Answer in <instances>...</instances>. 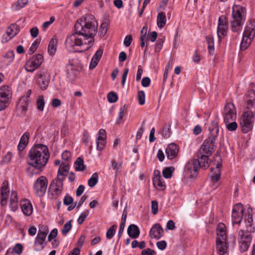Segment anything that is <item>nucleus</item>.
I'll return each mask as SVG.
<instances>
[{
    "label": "nucleus",
    "mask_w": 255,
    "mask_h": 255,
    "mask_svg": "<svg viewBox=\"0 0 255 255\" xmlns=\"http://www.w3.org/2000/svg\"><path fill=\"white\" fill-rule=\"evenodd\" d=\"M108 31V23L107 22H103L99 29V34L101 37H104Z\"/></svg>",
    "instance_id": "nucleus-45"
},
{
    "label": "nucleus",
    "mask_w": 255,
    "mask_h": 255,
    "mask_svg": "<svg viewBox=\"0 0 255 255\" xmlns=\"http://www.w3.org/2000/svg\"><path fill=\"white\" fill-rule=\"evenodd\" d=\"M251 244L250 240H240L239 245L241 252H246Z\"/></svg>",
    "instance_id": "nucleus-36"
},
{
    "label": "nucleus",
    "mask_w": 255,
    "mask_h": 255,
    "mask_svg": "<svg viewBox=\"0 0 255 255\" xmlns=\"http://www.w3.org/2000/svg\"><path fill=\"white\" fill-rule=\"evenodd\" d=\"M206 41L208 44V49L209 53L213 55L214 53V42L212 35H209L206 37Z\"/></svg>",
    "instance_id": "nucleus-34"
},
{
    "label": "nucleus",
    "mask_w": 255,
    "mask_h": 255,
    "mask_svg": "<svg viewBox=\"0 0 255 255\" xmlns=\"http://www.w3.org/2000/svg\"><path fill=\"white\" fill-rule=\"evenodd\" d=\"M216 239H227L228 238L227 229L225 225L220 223L216 228Z\"/></svg>",
    "instance_id": "nucleus-23"
},
{
    "label": "nucleus",
    "mask_w": 255,
    "mask_h": 255,
    "mask_svg": "<svg viewBox=\"0 0 255 255\" xmlns=\"http://www.w3.org/2000/svg\"><path fill=\"white\" fill-rule=\"evenodd\" d=\"M166 22V17L164 12H160L157 17V23L159 28H163Z\"/></svg>",
    "instance_id": "nucleus-35"
},
{
    "label": "nucleus",
    "mask_w": 255,
    "mask_h": 255,
    "mask_svg": "<svg viewBox=\"0 0 255 255\" xmlns=\"http://www.w3.org/2000/svg\"><path fill=\"white\" fill-rule=\"evenodd\" d=\"M89 213V210H86L81 214L77 220L79 224H81L84 221L88 216Z\"/></svg>",
    "instance_id": "nucleus-53"
},
{
    "label": "nucleus",
    "mask_w": 255,
    "mask_h": 255,
    "mask_svg": "<svg viewBox=\"0 0 255 255\" xmlns=\"http://www.w3.org/2000/svg\"><path fill=\"white\" fill-rule=\"evenodd\" d=\"M235 121V120H231V122H229V123H225L227 128L229 131H234L237 129L238 125Z\"/></svg>",
    "instance_id": "nucleus-42"
},
{
    "label": "nucleus",
    "mask_w": 255,
    "mask_h": 255,
    "mask_svg": "<svg viewBox=\"0 0 255 255\" xmlns=\"http://www.w3.org/2000/svg\"><path fill=\"white\" fill-rule=\"evenodd\" d=\"M255 113L252 112L250 110H247L243 114L240 126L244 133H247L252 129L255 122Z\"/></svg>",
    "instance_id": "nucleus-7"
},
{
    "label": "nucleus",
    "mask_w": 255,
    "mask_h": 255,
    "mask_svg": "<svg viewBox=\"0 0 255 255\" xmlns=\"http://www.w3.org/2000/svg\"><path fill=\"white\" fill-rule=\"evenodd\" d=\"M43 62V56L40 54H38L33 56L30 59L28 60L25 65V69L27 71L33 72L35 69L38 68Z\"/></svg>",
    "instance_id": "nucleus-10"
},
{
    "label": "nucleus",
    "mask_w": 255,
    "mask_h": 255,
    "mask_svg": "<svg viewBox=\"0 0 255 255\" xmlns=\"http://www.w3.org/2000/svg\"><path fill=\"white\" fill-rule=\"evenodd\" d=\"M244 212L243 205L238 203L234 208L232 211V217L233 224H240L242 220Z\"/></svg>",
    "instance_id": "nucleus-13"
},
{
    "label": "nucleus",
    "mask_w": 255,
    "mask_h": 255,
    "mask_svg": "<svg viewBox=\"0 0 255 255\" xmlns=\"http://www.w3.org/2000/svg\"><path fill=\"white\" fill-rule=\"evenodd\" d=\"M144 125H145V121L142 122L140 128L138 129V130L137 132V133L136 135V140H138L141 137L143 132L144 130Z\"/></svg>",
    "instance_id": "nucleus-56"
},
{
    "label": "nucleus",
    "mask_w": 255,
    "mask_h": 255,
    "mask_svg": "<svg viewBox=\"0 0 255 255\" xmlns=\"http://www.w3.org/2000/svg\"><path fill=\"white\" fill-rule=\"evenodd\" d=\"M20 205L23 213L25 216H28L32 214L33 208L29 200L26 199L21 200Z\"/></svg>",
    "instance_id": "nucleus-21"
},
{
    "label": "nucleus",
    "mask_w": 255,
    "mask_h": 255,
    "mask_svg": "<svg viewBox=\"0 0 255 255\" xmlns=\"http://www.w3.org/2000/svg\"><path fill=\"white\" fill-rule=\"evenodd\" d=\"M11 92L8 87H2L0 91V99L6 101L9 104V99L11 98Z\"/></svg>",
    "instance_id": "nucleus-27"
},
{
    "label": "nucleus",
    "mask_w": 255,
    "mask_h": 255,
    "mask_svg": "<svg viewBox=\"0 0 255 255\" xmlns=\"http://www.w3.org/2000/svg\"><path fill=\"white\" fill-rule=\"evenodd\" d=\"M22 250H23V247L22 246L18 243V244H16L15 246L13 248V249H12V251H11V252H14L15 253L17 254H20L22 252Z\"/></svg>",
    "instance_id": "nucleus-57"
},
{
    "label": "nucleus",
    "mask_w": 255,
    "mask_h": 255,
    "mask_svg": "<svg viewBox=\"0 0 255 255\" xmlns=\"http://www.w3.org/2000/svg\"><path fill=\"white\" fill-rule=\"evenodd\" d=\"M174 170V168L172 166L165 168L162 171L163 177L165 178H170Z\"/></svg>",
    "instance_id": "nucleus-41"
},
{
    "label": "nucleus",
    "mask_w": 255,
    "mask_h": 255,
    "mask_svg": "<svg viewBox=\"0 0 255 255\" xmlns=\"http://www.w3.org/2000/svg\"><path fill=\"white\" fill-rule=\"evenodd\" d=\"M9 207L13 212H15L18 209L17 194L15 191H12L11 192Z\"/></svg>",
    "instance_id": "nucleus-26"
},
{
    "label": "nucleus",
    "mask_w": 255,
    "mask_h": 255,
    "mask_svg": "<svg viewBox=\"0 0 255 255\" xmlns=\"http://www.w3.org/2000/svg\"><path fill=\"white\" fill-rule=\"evenodd\" d=\"M66 72L68 78L71 81L74 80L79 74L78 70L73 64H70L67 66Z\"/></svg>",
    "instance_id": "nucleus-24"
},
{
    "label": "nucleus",
    "mask_w": 255,
    "mask_h": 255,
    "mask_svg": "<svg viewBox=\"0 0 255 255\" xmlns=\"http://www.w3.org/2000/svg\"><path fill=\"white\" fill-rule=\"evenodd\" d=\"M30 102V100L28 96H24L19 99L17 105V108L21 110L23 115L27 111V107Z\"/></svg>",
    "instance_id": "nucleus-20"
},
{
    "label": "nucleus",
    "mask_w": 255,
    "mask_h": 255,
    "mask_svg": "<svg viewBox=\"0 0 255 255\" xmlns=\"http://www.w3.org/2000/svg\"><path fill=\"white\" fill-rule=\"evenodd\" d=\"M216 248L220 255H224L227 253L228 243L227 240H216Z\"/></svg>",
    "instance_id": "nucleus-22"
},
{
    "label": "nucleus",
    "mask_w": 255,
    "mask_h": 255,
    "mask_svg": "<svg viewBox=\"0 0 255 255\" xmlns=\"http://www.w3.org/2000/svg\"><path fill=\"white\" fill-rule=\"evenodd\" d=\"M153 184L157 190H163L165 183L160 176H156L153 178Z\"/></svg>",
    "instance_id": "nucleus-33"
},
{
    "label": "nucleus",
    "mask_w": 255,
    "mask_h": 255,
    "mask_svg": "<svg viewBox=\"0 0 255 255\" xmlns=\"http://www.w3.org/2000/svg\"><path fill=\"white\" fill-rule=\"evenodd\" d=\"M255 36V21L251 20L245 27L243 34V39L240 48L242 50H246L251 44L252 40Z\"/></svg>",
    "instance_id": "nucleus-6"
},
{
    "label": "nucleus",
    "mask_w": 255,
    "mask_h": 255,
    "mask_svg": "<svg viewBox=\"0 0 255 255\" xmlns=\"http://www.w3.org/2000/svg\"><path fill=\"white\" fill-rule=\"evenodd\" d=\"M209 130L210 133L208 137L203 142L197 155L198 159L204 161L203 166L205 168L209 166V157L212 154L216 147L215 141L219 132L218 119H216L211 123Z\"/></svg>",
    "instance_id": "nucleus-2"
},
{
    "label": "nucleus",
    "mask_w": 255,
    "mask_h": 255,
    "mask_svg": "<svg viewBox=\"0 0 255 255\" xmlns=\"http://www.w3.org/2000/svg\"><path fill=\"white\" fill-rule=\"evenodd\" d=\"M69 169V165L68 162H62L60 165L59 169H61L62 173L66 172L68 171Z\"/></svg>",
    "instance_id": "nucleus-61"
},
{
    "label": "nucleus",
    "mask_w": 255,
    "mask_h": 255,
    "mask_svg": "<svg viewBox=\"0 0 255 255\" xmlns=\"http://www.w3.org/2000/svg\"><path fill=\"white\" fill-rule=\"evenodd\" d=\"M151 211L152 213L156 215L158 212V202L155 200L151 202Z\"/></svg>",
    "instance_id": "nucleus-62"
},
{
    "label": "nucleus",
    "mask_w": 255,
    "mask_h": 255,
    "mask_svg": "<svg viewBox=\"0 0 255 255\" xmlns=\"http://www.w3.org/2000/svg\"><path fill=\"white\" fill-rule=\"evenodd\" d=\"M50 75L46 71H41L37 74V83L42 90H45L48 86Z\"/></svg>",
    "instance_id": "nucleus-11"
},
{
    "label": "nucleus",
    "mask_w": 255,
    "mask_h": 255,
    "mask_svg": "<svg viewBox=\"0 0 255 255\" xmlns=\"http://www.w3.org/2000/svg\"><path fill=\"white\" fill-rule=\"evenodd\" d=\"M171 133V124L169 123L167 126L164 127L162 129V135L165 138L170 137Z\"/></svg>",
    "instance_id": "nucleus-46"
},
{
    "label": "nucleus",
    "mask_w": 255,
    "mask_h": 255,
    "mask_svg": "<svg viewBox=\"0 0 255 255\" xmlns=\"http://www.w3.org/2000/svg\"><path fill=\"white\" fill-rule=\"evenodd\" d=\"M48 184V180L46 177L41 176L35 182L34 189L39 196H43L46 192Z\"/></svg>",
    "instance_id": "nucleus-9"
},
{
    "label": "nucleus",
    "mask_w": 255,
    "mask_h": 255,
    "mask_svg": "<svg viewBox=\"0 0 255 255\" xmlns=\"http://www.w3.org/2000/svg\"><path fill=\"white\" fill-rule=\"evenodd\" d=\"M236 117L234 105L232 103H227L224 108V122L229 123L231 120H235Z\"/></svg>",
    "instance_id": "nucleus-12"
},
{
    "label": "nucleus",
    "mask_w": 255,
    "mask_h": 255,
    "mask_svg": "<svg viewBox=\"0 0 255 255\" xmlns=\"http://www.w3.org/2000/svg\"><path fill=\"white\" fill-rule=\"evenodd\" d=\"M106 132L105 130L101 129L98 132L99 136L96 140L97 149L102 150L106 143Z\"/></svg>",
    "instance_id": "nucleus-17"
},
{
    "label": "nucleus",
    "mask_w": 255,
    "mask_h": 255,
    "mask_svg": "<svg viewBox=\"0 0 255 255\" xmlns=\"http://www.w3.org/2000/svg\"><path fill=\"white\" fill-rule=\"evenodd\" d=\"M71 227L72 225L71 224V221H69L64 225V227L61 231L63 235H66L71 229Z\"/></svg>",
    "instance_id": "nucleus-58"
},
{
    "label": "nucleus",
    "mask_w": 255,
    "mask_h": 255,
    "mask_svg": "<svg viewBox=\"0 0 255 255\" xmlns=\"http://www.w3.org/2000/svg\"><path fill=\"white\" fill-rule=\"evenodd\" d=\"M65 179V175L64 173H62V171L61 169H58V175L57 177V179L54 180L55 182L59 183L61 182L63 183V181Z\"/></svg>",
    "instance_id": "nucleus-59"
},
{
    "label": "nucleus",
    "mask_w": 255,
    "mask_h": 255,
    "mask_svg": "<svg viewBox=\"0 0 255 255\" xmlns=\"http://www.w3.org/2000/svg\"><path fill=\"white\" fill-rule=\"evenodd\" d=\"M163 39L162 38H159L156 41V42L155 45V51L156 52H159L161 50L163 43Z\"/></svg>",
    "instance_id": "nucleus-54"
},
{
    "label": "nucleus",
    "mask_w": 255,
    "mask_h": 255,
    "mask_svg": "<svg viewBox=\"0 0 255 255\" xmlns=\"http://www.w3.org/2000/svg\"><path fill=\"white\" fill-rule=\"evenodd\" d=\"M131 247L132 248L138 247L139 249H143L145 247V243L144 241L138 243L137 240H133L131 243Z\"/></svg>",
    "instance_id": "nucleus-51"
},
{
    "label": "nucleus",
    "mask_w": 255,
    "mask_h": 255,
    "mask_svg": "<svg viewBox=\"0 0 255 255\" xmlns=\"http://www.w3.org/2000/svg\"><path fill=\"white\" fill-rule=\"evenodd\" d=\"M163 230L159 224H154L151 228L149 235L151 238L159 239L162 237Z\"/></svg>",
    "instance_id": "nucleus-19"
},
{
    "label": "nucleus",
    "mask_w": 255,
    "mask_h": 255,
    "mask_svg": "<svg viewBox=\"0 0 255 255\" xmlns=\"http://www.w3.org/2000/svg\"><path fill=\"white\" fill-rule=\"evenodd\" d=\"M57 38L55 36H53L50 40L48 46V53L50 56H54L57 50Z\"/></svg>",
    "instance_id": "nucleus-25"
},
{
    "label": "nucleus",
    "mask_w": 255,
    "mask_h": 255,
    "mask_svg": "<svg viewBox=\"0 0 255 255\" xmlns=\"http://www.w3.org/2000/svg\"><path fill=\"white\" fill-rule=\"evenodd\" d=\"M75 33L67 36L65 46L69 51L82 52L88 50L94 41L98 23L93 15H87L75 24Z\"/></svg>",
    "instance_id": "nucleus-1"
},
{
    "label": "nucleus",
    "mask_w": 255,
    "mask_h": 255,
    "mask_svg": "<svg viewBox=\"0 0 255 255\" xmlns=\"http://www.w3.org/2000/svg\"><path fill=\"white\" fill-rule=\"evenodd\" d=\"M200 159L193 158L187 162L185 167V171L189 178H192L197 177L198 173V170L200 168H202L205 169V167L203 166V161Z\"/></svg>",
    "instance_id": "nucleus-8"
},
{
    "label": "nucleus",
    "mask_w": 255,
    "mask_h": 255,
    "mask_svg": "<svg viewBox=\"0 0 255 255\" xmlns=\"http://www.w3.org/2000/svg\"><path fill=\"white\" fill-rule=\"evenodd\" d=\"M28 2V0H18L15 3L14 6L16 10H19L24 7Z\"/></svg>",
    "instance_id": "nucleus-48"
},
{
    "label": "nucleus",
    "mask_w": 255,
    "mask_h": 255,
    "mask_svg": "<svg viewBox=\"0 0 255 255\" xmlns=\"http://www.w3.org/2000/svg\"><path fill=\"white\" fill-rule=\"evenodd\" d=\"M127 232L128 236L133 239L138 238L140 233L138 227L134 224H131L128 226Z\"/></svg>",
    "instance_id": "nucleus-28"
},
{
    "label": "nucleus",
    "mask_w": 255,
    "mask_h": 255,
    "mask_svg": "<svg viewBox=\"0 0 255 255\" xmlns=\"http://www.w3.org/2000/svg\"><path fill=\"white\" fill-rule=\"evenodd\" d=\"M75 170L78 171H82L84 170L85 166L84 164V160L81 157H78L75 162Z\"/></svg>",
    "instance_id": "nucleus-37"
},
{
    "label": "nucleus",
    "mask_w": 255,
    "mask_h": 255,
    "mask_svg": "<svg viewBox=\"0 0 255 255\" xmlns=\"http://www.w3.org/2000/svg\"><path fill=\"white\" fill-rule=\"evenodd\" d=\"M111 162L113 169L116 171V173L121 170L122 168L121 163H117L115 160H112Z\"/></svg>",
    "instance_id": "nucleus-60"
},
{
    "label": "nucleus",
    "mask_w": 255,
    "mask_h": 255,
    "mask_svg": "<svg viewBox=\"0 0 255 255\" xmlns=\"http://www.w3.org/2000/svg\"><path fill=\"white\" fill-rule=\"evenodd\" d=\"M137 98L138 103L140 105H143L145 103V94L143 91L138 92Z\"/></svg>",
    "instance_id": "nucleus-50"
},
{
    "label": "nucleus",
    "mask_w": 255,
    "mask_h": 255,
    "mask_svg": "<svg viewBox=\"0 0 255 255\" xmlns=\"http://www.w3.org/2000/svg\"><path fill=\"white\" fill-rule=\"evenodd\" d=\"M49 232L48 227L44 225H39L36 239H45Z\"/></svg>",
    "instance_id": "nucleus-32"
},
{
    "label": "nucleus",
    "mask_w": 255,
    "mask_h": 255,
    "mask_svg": "<svg viewBox=\"0 0 255 255\" xmlns=\"http://www.w3.org/2000/svg\"><path fill=\"white\" fill-rule=\"evenodd\" d=\"M0 195L1 201L0 204L1 206H5L7 203V200L9 197V190L8 186V182L4 181L2 182V185L0 187Z\"/></svg>",
    "instance_id": "nucleus-15"
},
{
    "label": "nucleus",
    "mask_w": 255,
    "mask_h": 255,
    "mask_svg": "<svg viewBox=\"0 0 255 255\" xmlns=\"http://www.w3.org/2000/svg\"><path fill=\"white\" fill-rule=\"evenodd\" d=\"M108 101L110 103H115L118 100L117 94L114 92H110L107 96Z\"/></svg>",
    "instance_id": "nucleus-47"
},
{
    "label": "nucleus",
    "mask_w": 255,
    "mask_h": 255,
    "mask_svg": "<svg viewBox=\"0 0 255 255\" xmlns=\"http://www.w3.org/2000/svg\"><path fill=\"white\" fill-rule=\"evenodd\" d=\"M228 25L218 26L217 27V34L219 39H221L226 34L228 30Z\"/></svg>",
    "instance_id": "nucleus-39"
},
{
    "label": "nucleus",
    "mask_w": 255,
    "mask_h": 255,
    "mask_svg": "<svg viewBox=\"0 0 255 255\" xmlns=\"http://www.w3.org/2000/svg\"><path fill=\"white\" fill-rule=\"evenodd\" d=\"M71 157V153L69 151L65 150L62 154V158L63 160V162H68V160Z\"/></svg>",
    "instance_id": "nucleus-63"
},
{
    "label": "nucleus",
    "mask_w": 255,
    "mask_h": 255,
    "mask_svg": "<svg viewBox=\"0 0 255 255\" xmlns=\"http://www.w3.org/2000/svg\"><path fill=\"white\" fill-rule=\"evenodd\" d=\"M29 133L25 132L21 137L19 144L17 145V149L19 151H22L26 147L29 140Z\"/></svg>",
    "instance_id": "nucleus-29"
},
{
    "label": "nucleus",
    "mask_w": 255,
    "mask_h": 255,
    "mask_svg": "<svg viewBox=\"0 0 255 255\" xmlns=\"http://www.w3.org/2000/svg\"><path fill=\"white\" fill-rule=\"evenodd\" d=\"M44 99L43 96H39L37 100V108L40 111H42L44 107Z\"/></svg>",
    "instance_id": "nucleus-44"
},
{
    "label": "nucleus",
    "mask_w": 255,
    "mask_h": 255,
    "mask_svg": "<svg viewBox=\"0 0 255 255\" xmlns=\"http://www.w3.org/2000/svg\"><path fill=\"white\" fill-rule=\"evenodd\" d=\"M248 215H245V221L247 230H240L238 236L240 239H251L253 238L252 233L255 232V228L253 226V219L252 209L249 207L248 209Z\"/></svg>",
    "instance_id": "nucleus-5"
},
{
    "label": "nucleus",
    "mask_w": 255,
    "mask_h": 255,
    "mask_svg": "<svg viewBox=\"0 0 255 255\" xmlns=\"http://www.w3.org/2000/svg\"><path fill=\"white\" fill-rule=\"evenodd\" d=\"M155 254V251L149 248L143 250L141 253V255H154Z\"/></svg>",
    "instance_id": "nucleus-64"
},
{
    "label": "nucleus",
    "mask_w": 255,
    "mask_h": 255,
    "mask_svg": "<svg viewBox=\"0 0 255 255\" xmlns=\"http://www.w3.org/2000/svg\"><path fill=\"white\" fill-rule=\"evenodd\" d=\"M178 151V146L173 143L168 144L165 150L166 156L167 158L170 160L174 159L177 156Z\"/></svg>",
    "instance_id": "nucleus-18"
},
{
    "label": "nucleus",
    "mask_w": 255,
    "mask_h": 255,
    "mask_svg": "<svg viewBox=\"0 0 255 255\" xmlns=\"http://www.w3.org/2000/svg\"><path fill=\"white\" fill-rule=\"evenodd\" d=\"M246 104L245 108L250 110L252 112L255 113V91L252 90L248 91L246 94Z\"/></svg>",
    "instance_id": "nucleus-14"
},
{
    "label": "nucleus",
    "mask_w": 255,
    "mask_h": 255,
    "mask_svg": "<svg viewBox=\"0 0 255 255\" xmlns=\"http://www.w3.org/2000/svg\"><path fill=\"white\" fill-rule=\"evenodd\" d=\"M226 25H228L227 17L223 15L220 16L219 18L218 26H225Z\"/></svg>",
    "instance_id": "nucleus-55"
},
{
    "label": "nucleus",
    "mask_w": 255,
    "mask_h": 255,
    "mask_svg": "<svg viewBox=\"0 0 255 255\" xmlns=\"http://www.w3.org/2000/svg\"><path fill=\"white\" fill-rule=\"evenodd\" d=\"M63 183L61 182L57 183L55 180H53L49 186V190L51 194L55 196L56 198L61 195L63 190Z\"/></svg>",
    "instance_id": "nucleus-16"
},
{
    "label": "nucleus",
    "mask_w": 255,
    "mask_h": 255,
    "mask_svg": "<svg viewBox=\"0 0 255 255\" xmlns=\"http://www.w3.org/2000/svg\"><path fill=\"white\" fill-rule=\"evenodd\" d=\"M98 182V175L97 173L92 174L91 178L88 180V185L90 187L95 186Z\"/></svg>",
    "instance_id": "nucleus-40"
},
{
    "label": "nucleus",
    "mask_w": 255,
    "mask_h": 255,
    "mask_svg": "<svg viewBox=\"0 0 255 255\" xmlns=\"http://www.w3.org/2000/svg\"><path fill=\"white\" fill-rule=\"evenodd\" d=\"M39 44V42L38 41V39L35 40L29 49L28 51V53L30 55L32 54L37 49Z\"/></svg>",
    "instance_id": "nucleus-52"
},
{
    "label": "nucleus",
    "mask_w": 255,
    "mask_h": 255,
    "mask_svg": "<svg viewBox=\"0 0 255 255\" xmlns=\"http://www.w3.org/2000/svg\"><path fill=\"white\" fill-rule=\"evenodd\" d=\"M45 240H35L34 244V249L36 251L42 250L46 245Z\"/></svg>",
    "instance_id": "nucleus-38"
},
{
    "label": "nucleus",
    "mask_w": 255,
    "mask_h": 255,
    "mask_svg": "<svg viewBox=\"0 0 255 255\" xmlns=\"http://www.w3.org/2000/svg\"><path fill=\"white\" fill-rule=\"evenodd\" d=\"M127 106L126 105H125L123 107L121 108L120 110V113L119 114V116L116 122L117 124L119 125L122 122L123 118L124 115V112L127 109Z\"/></svg>",
    "instance_id": "nucleus-49"
},
{
    "label": "nucleus",
    "mask_w": 255,
    "mask_h": 255,
    "mask_svg": "<svg viewBox=\"0 0 255 255\" xmlns=\"http://www.w3.org/2000/svg\"><path fill=\"white\" fill-rule=\"evenodd\" d=\"M117 228V226L116 225H113L109 229L106 233V237L108 239H111L113 237L116 233Z\"/></svg>",
    "instance_id": "nucleus-43"
},
{
    "label": "nucleus",
    "mask_w": 255,
    "mask_h": 255,
    "mask_svg": "<svg viewBox=\"0 0 255 255\" xmlns=\"http://www.w3.org/2000/svg\"><path fill=\"white\" fill-rule=\"evenodd\" d=\"M49 156L47 146L42 144H37L29 152L27 163L36 169H40L46 165Z\"/></svg>",
    "instance_id": "nucleus-3"
},
{
    "label": "nucleus",
    "mask_w": 255,
    "mask_h": 255,
    "mask_svg": "<svg viewBox=\"0 0 255 255\" xmlns=\"http://www.w3.org/2000/svg\"><path fill=\"white\" fill-rule=\"evenodd\" d=\"M246 9L240 5H234L232 7L231 24L232 30L236 33L240 32L245 22Z\"/></svg>",
    "instance_id": "nucleus-4"
},
{
    "label": "nucleus",
    "mask_w": 255,
    "mask_h": 255,
    "mask_svg": "<svg viewBox=\"0 0 255 255\" xmlns=\"http://www.w3.org/2000/svg\"><path fill=\"white\" fill-rule=\"evenodd\" d=\"M19 31V26L16 23L11 24L7 29L6 33L9 39L13 37Z\"/></svg>",
    "instance_id": "nucleus-31"
},
{
    "label": "nucleus",
    "mask_w": 255,
    "mask_h": 255,
    "mask_svg": "<svg viewBox=\"0 0 255 255\" xmlns=\"http://www.w3.org/2000/svg\"><path fill=\"white\" fill-rule=\"evenodd\" d=\"M222 166L221 163H218L216 167V171H214V168H211V178L214 182H217L220 178L221 168Z\"/></svg>",
    "instance_id": "nucleus-30"
}]
</instances>
